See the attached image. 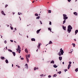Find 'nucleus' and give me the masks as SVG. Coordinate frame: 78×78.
Returning <instances> with one entry per match:
<instances>
[{
    "label": "nucleus",
    "instance_id": "4",
    "mask_svg": "<svg viewBox=\"0 0 78 78\" xmlns=\"http://www.w3.org/2000/svg\"><path fill=\"white\" fill-rule=\"evenodd\" d=\"M41 45H42V44H41V43H38V45L37 46V48H38V49H39V48H40V47Z\"/></svg>",
    "mask_w": 78,
    "mask_h": 78
},
{
    "label": "nucleus",
    "instance_id": "9",
    "mask_svg": "<svg viewBox=\"0 0 78 78\" xmlns=\"http://www.w3.org/2000/svg\"><path fill=\"white\" fill-rule=\"evenodd\" d=\"M1 13L2 14L4 15V16H6V14L5 13V12H4L3 11H1Z\"/></svg>",
    "mask_w": 78,
    "mask_h": 78
},
{
    "label": "nucleus",
    "instance_id": "7",
    "mask_svg": "<svg viewBox=\"0 0 78 78\" xmlns=\"http://www.w3.org/2000/svg\"><path fill=\"white\" fill-rule=\"evenodd\" d=\"M25 68L26 69H28V64H26V65H25Z\"/></svg>",
    "mask_w": 78,
    "mask_h": 78
},
{
    "label": "nucleus",
    "instance_id": "15",
    "mask_svg": "<svg viewBox=\"0 0 78 78\" xmlns=\"http://www.w3.org/2000/svg\"><path fill=\"white\" fill-rule=\"evenodd\" d=\"M25 51L26 53H28V51L27 48L25 49Z\"/></svg>",
    "mask_w": 78,
    "mask_h": 78
},
{
    "label": "nucleus",
    "instance_id": "12",
    "mask_svg": "<svg viewBox=\"0 0 78 78\" xmlns=\"http://www.w3.org/2000/svg\"><path fill=\"white\" fill-rule=\"evenodd\" d=\"M31 41H36V39L34 38H32L31 39Z\"/></svg>",
    "mask_w": 78,
    "mask_h": 78
},
{
    "label": "nucleus",
    "instance_id": "62",
    "mask_svg": "<svg viewBox=\"0 0 78 78\" xmlns=\"http://www.w3.org/2000/svg\"><path fill=\"white\" fill-rule=\"evenodd\" d=\"M2 37H3L1 35V38H2Z\"/></svg>",
    "mask_w": 78,
    "mask_h": 78
},
{
    "label": "nucleus",
    "instance_id": "48",
    "mask_svg": "<svg viewBox=\"0 0 78 78\" xmlns=\"http://www.w3.org/2000/svg\"><path fill=\"white\" fill-rule=\"evenodd\" d=\"M4 43L5 44H6V41L5 40V41H4Z\"/></svg>",
    "mask_w": 78,
    "mask_h": 78
},
{
    "label": "nucleus",
    "instance_id": "1",
    "mask_svg": "<svg viewBox=\"0 0 78 78\" xmlns=\"http://www.w3.org/2000/svg\"><path fill=\"white\" fill-rule=\"evenodd\" d=\"M63 17L64 20H66L68 19V17L67 16V15L66 14H63Z\"/></svg>",
    "mask_w": 78,
    "mask_h": 78
},
{
    "label": "nucleus",
    "instance_id": "31",
    "mask_svg": "<svg viewBox=\"0 0 78 78\" xmlns=\"http://www.w3.org/2000/svg\"><path fill=\"white\" fill-rule=\"evenodd\" d=\"M64 20L63 21V24H64V23H66V20Z\"/></svg>",
    "mask_w": 78,
    "mask_h": 78
},
{
    "label": "nucleus",
    "instance_id": "58",
    "mask_svg": "<svg viewBox=\"0 0 78 78\" xmlns=\"http://www.w3.org/2000/svg\"><path fill=\"white\" fill-rule=\"evenodd\" d=\"M6 50H7V46H6L5 47Z\"/></svg>",
    "mask_w": 78,
    "mask_h": 78
},
{
    "label": "nucleus",
    "instance_id": "63",
    "mask_svg": "<svg viewBox=\"0 0 78 78\" xmlns=\"http://www.w3.org/2000/svg\"><path fill=\"white\" fill-rule=\"evenodd\" d=\"M12 67H13V64H12Z\"/></svg>",
    "mask_w": 78,
    "mask_h": 78
},
{
    "label": "nucleus",
    "instance_id": "5",
    "mask_svg": "<svg viewBox=\"0 0 78 78\" xmlns=\"http://www.w3.org/2000/svg\"><path fill=\"white\" fill-rule=\"evenodd\" d=\"M26 58L27 61V62H29V59H28V56L27 55H26Z\"/></svg>",
    "mask_w": 78,
    "mask_h": 78
},
{
    "label": "nucleus",
    "instance_id": "6",
    "mask_svg": "<svg viewBox=\"0 0 78 78\" xmlns=\"http://www.w3.org/2000/svg\"><path fill=\"white\" fill-rule=\"evenodd\" d=\"M62 28L64 30H65V31H66V27L62 26Z\"/></svg>",
    "mask_w": 78,
    "mask_h": 78
},
{
    "label": "nucleus",
    "instance_id": "38",
    "mask_svg": "<svg viewBox=\"0 0 78 78\" xmlns=\"http://www.w3.org/2000/svg\"><path fill=\"white\" fill-rule=\"evenodd\" d=\"M37 70L36 67H35L34 68V70Z\"/></svg>",
    "mask_w": 78,
    "mask_h": 78
},
{
    "label": "nucleus",
    "instance_id": "19",
    "mask_svg": "<svg viewBox=\"0 0 78 78\" xmlns=\"http://www.w3.org/2000/svg\"><path fill=\"white\" fill-rule=\"evenodd\" d=\"M58 58L60 61H61L62 59V57H59Z\"/></svg>",
    "mask_w": 78,
    "mask_h": 78
},
{
    "label": "nucleus",
    "instance_id": "40",
    "mask_svg": "<svg viewBox=\"0 0 78 78\" xmlns=\"http://www.w3.org/2000/svg\"><path fill=\"white\" fill-rule=\"evenodd\" d=\"M27 55H28L27 57L28 56L29 58H30V54H29V55L28 54Z\"/></svg>",
    "mask_w": 78,
    "mask_h": 78
},
{
    "label": "nucleus",
    "instance_id": "42",
    "mask_svg": "<svg viewBox=\"0 0 78 78\" xmlns=\"http://www.w3.org/2000/svg\"><path fill=\"white\" fill-rule=\"evenodd\" d=\"M73 45L74 47H75V44H73Z\"/></svg>",
    "mask_w": 78,
    "mask_h": 78
},
{
    "label": "nucleus",
    "instance_id": "26",
    "mask_svg": "<svg viewBox=\"0 0 78 78\" xmlns=\"http://www.w3.org/2000/svg\"><path fill=\"white\" fill-rule=\"evenodd\" d=\"M48 11L49 13H51V10H48Z\"/></svg>",
    "mask_w": 78,
    "mask_h": 78
},
{
    "label": "nucleus",
    "instance_id": "11",
    "mask_svg": "<svg viewBox=\"0 0 78 78\" xmlns=\"http://www.w3.org/2000/svg\"><path fill=\"white\" fill-rule=\"evenodd\" d=\"M73 14H74L75 16H78V13L76 12H73Z\"/></svg>",
    "mask_w": 78,
    "mask_h": 78
},
{
    "label": "nucleus",
    "instance_id": "32",
    "mask_svg": "<svg viewBox=\"0 0 78 78\" xmlns=\"http://www.w3.org/2000/svg\"><path fill=\"white\" fill-rule=\"evenodd\" d=\"M18 50V52L19 53H20V52H21V50L20 49Z\"/></svg>",
    "mask_w": 78,
    "mask_h": 78
},
{
    "label": "nucleus",
    "instance_id": "55",
    "mask_svg": "<svg viewBox=\"0 0 78 78\" xmlns=\"http://www.w3.org/2000/svg\"><path fill=\"white\" fill-rule=\"evenodd\" d=\"M12 14H13V15H14L15 14V12H13Z\"/></svg>",
    "mask_w": 78,
    "mask_h": 78
},
{
    "label": "nucleus",
    "instance_id": "64",
    "mask_svg": "<svg viewBox=\"0 0 78 78\" xmlns=\"http://www.w3.org/2000/svg\"><path fill=\"white\" fill-rule=\"evenodd\" d=\"M74 40L75 41H76V39H74Z\"/></svg>",
    "mask_w": 78,
    "mask_h": 78
},
{
    "label": "nucleus",
    "instance_id": "25",
    "mask_svg": "<svg viewBox=\"0 0 78 78\" xmlns=\"http://www.w3.org/2000/svg\"><path fill=\"white\" fill-rule=\"evenodd\" d=\"M56 76H57V74H54L53 75V77L54 78V77H56Z\"/></svg>",
    "mask_w": 78,
    "mask_h": 78
},
{
    "label": "nucleus",
    "instance_id": "50",
    "mask_svg": "<svg viewBox=\"0 0 78 78\" xmlns=\"http://www.w3.org/2000/svg\"><path fill=\"white\" fill-rule=\"evenodd\" d=\"M21 13H20V12H19L18 13V15H20V14H21Z\"/></svg>",
    "mask_w": 78,
    "mask_h": 78
},
{
    "label": "nucleus",
    "instance_id": "43",
    "mask_svg": "<svg viewBox=\"0 0 78 78\" xmlns=\"http://www.w3.org/2000/svg\"><path fill=\"white\" fill-rule=\"evenodd\" d=\"M49 25H51V21H49Z\"/></svg>",
    "mask_w": 78,
    "mask_h": 78
},
{
    "label": "nucleus",
    "instance_id": "34",
    "mask_svg": "<svg viewBox=\"0 0 78 78\" xmlns=\"http://www.w3.org/2000/svg\"><path fill=\"white\" fill-rule=\"evenodd\" d=\"M44 74H42L40 75V76H41V78H42V77L43 76Z\"/></svg>",
    "mask_w": 78,
    "mask_h": 78
},
{
    "label": "nucleus",
    "instance_id": "10",
    "mask_svg": "<svg viewBox=\"0 0 78 78\" xmlns=\"http://www.w3.org/2000/svg\"><path fill=\"white\" fill-rule=\"evenodd\" d=\"M41 29H40L39 30H37V34H39V32H40V31H41Z\"/></svg>",
    "mask_w": 78,
    "mask_h": 78
},
{
    "label": "nucleus",
    "instance_id": "28",
    "mask_svg": "<svg viewBox=\"0 0 78 78\" xmlns=\"http://www.w3.org/2000/svg\"><path fill=\"white\" fill-rule=\"evenodd\" d=\"M48 30L49 31H51V28H50V27H49L48 28Z\"/></svg>",
    "mask_w": 78,
    "mask_h": 78
},
{
    "label": "nucleus",
    "instance_id": "45",
    "mask_svg": "<svg viewBox=\"0 0 78 78\" xmlns=\"http://www.w3.org/2000/svg\"><path fill=\"white\" fill-rule=\"evenodd\" d=\"M20 59L21 60H23V59H24V58H21Z\"/></svg>",
    "mask_w": 78,
    "mask_h": 78
},
{
    "label": "nucleus",
    "instance_id": "57",
    "mask_svg": "<svg viewBox=\"0 0 78 78\" xmlns=\"http://www.w3.org/2000/svg\"><path fill=\"white\" fill-rule=\"evenodd\" d=\"M62 64H64V62H62Z\"/></svg>",
    "mask_w": 78,
    "mask_h": 78
},
{
    "label": "nucleus",
    "instance_id": "36",
    "mask_svg": "<svg viewBox=\"0 0 78 78\" xmlns=\"http://www.w3.org/2000/svg\"><path fill=\"white\" fill-rule=\"evenodd\" d=\"M69 65H71V64H72V62H69Z\"/></svg>",
    "mask_w": 78,
    "mask_h": 78
},
{
    "label": "nucleus",
    "instance_id": "49",
    "mask_svg": "<svg viewBox=\"0 0 78 78\" xmlns=\"http://www.w3.org/2000/svg\"><path fill=\"white\" fill-rule=\"evenodd\" d=\"M40 22L41 24L42 25V21H40Z\"/></svg>",
    "mask_w": 78,
    "mask_h": 78
},
{
    "label": "nucleus",
    "instance_id": "29",
    "mask_svg": "<svg viewBox=\"0 0 78 78\" xmlns=\"http://www.w3.org/2000/svg\"><path fill=\"white\" fill-rule=\"evenodd\" d=\"M7 50H8V51H10V52H12V51L11 49H7Z\"/></svg>",
    "mask_w": 78,
    "mask_h": 78
},
{
    "label": "nucleus",
    "instance_id": "61",
    "mask_svg": "<svg viewBox=\"0 0 78 78\" xmlns=\"http://www.w3.org/2000/svg\"><path fill=\"white\" fill-rule=\"evenodd\" d=\"M46 76L45 75H43V76Z\"/></svg>",
    "mask_w": 78,
    "mask_h": 78
},
{
    "label": "nucleus",
    "instance_id": "13",
    "mask_svg": "<svg viewBox=\"0 0 78 78\" xmlns=\"http://www.w3.org/2000/svg\"><path fill=\"white\" fill-rule=\"evenodd\" d=\"M71 67V65H69L68 66V69H69Z\"/></svg>",
    "mask_w": 78,
    "mask_h": 78
},
{
    "label": "nucleus",
    "instance_id": "52",
    "mask_svg": "<svg viewBox=\"0 0 78 78\" xmlns=\"http://www.w3.org/2000/svg\"><path fill=\"white\" fill-rule=\"evenodd\" d=\"M15 31H16L17 29H16V28H15Z\"/></svg>",
    "mask_w": 78,
    "mask_h": 78
},
{
    "label": "nucleus",
    "instance_id": "59",
    "mask_svg": "<svg viewBox=\"0 0 78 78\" xmlns=\"http://www.w3.org/2000/svg\"><path fill=\"white\" fill-rule=\"evenodd\" d=\"M37 70H38V69H39V68H38V67H37Z\"/></svg>",
    "mask_w": 78,
    "mask_h": 78
},
{
    "label": "nucleus",
    "instance_id": "16",
    "mask_svg": "<svg viewBox=\"0 0 78 78\" xmlns=\"http://www.w3.org/2000/svg\"><path fill=\"white\" fill-rule=\"evenodd\" d=\"M54 63H55V61H54V60H52L50 62L51 64H54Z\"/></svg>",
    "mask_w": 78,
    "mask_h": 78
},
{
    "label": "nucleus",
    "instance_id": "30",
    "mask_svg": "<svg viewBox=\"0 0 78 78\" xmlns=\"http://www.w3.org/2000/svg\"><path fill=\"white\" fill-rule=\"evenodd\" d=\"M40 19V16H39L36 17V19Z\"/></svg>",
    "mask_w": 78,
    "mask_h": 78
},
{
    "label": "nucleus",
    "instance_id": "51",
    "mask_svg": "<svg viewBox=\"0 0 78 78\" xmlns=\"http://www.w3.org/2000/svg\"><path fill=\"white\" fill-rule=\"evenodd\" d=\"M70 1H71V0H68V2H70Z\"/></svg>",
    "mask_w": 78,
    "mask_h": 78
},
{
    "label": "nucleus",
    "instance_id": "27",
    "mask_svg": "<svg viewBox=\"0 0 78 78\" xmlns=\"http://www.w3.org/2000/svg\"><path fill=\"white\" fill-rule=\"evenodd\" d=\"M75 71L76 72H77L78 71V68H77L76 69H75Z\"/></svg>",
    "mask_w": 78,
    "mask_h": 78
},
{
    "label": "nucleus",
    "instance_id": "35",
    "mask_svg": "<svg viewBox=\"0 0 78 78\" xmlns=\"http://www.w3.org/2000/svg\"><path fill=\"white\" fill-rule=\"evenodd\" d=\"M35 16H39V15L37 13H35Z\"/></svg>",
    "mask_w": 78,
    "mask_h": 78
},
{
    "label": "nucleus",
    "instance_id": "22",
    "mask_svg": "<svg viewBox=\"0 0 78 78\" xmlns=\"http://www.w3.org/2000/svg\"><path fill=\"white\" fill-rule=\"evenodd\" d=\"M21 48H20V45H18V50H20Z\"/></svg>",
    "mask_w": 78,
    "mask_h": 78
},
{
    "label": "nucleus",
    "instance_id": "44",
    "mask_svg": "<svg viewBox=\"0 0 78 78\" xmlns=\"http://www.w3.org/2000/svg\"><path fill=\"white\" fill-rule=\"evenodd\" d=\"M8 6V5L6 4V5H5V7L6 8L7 7V6Z\"/></svg>",
    "mask_w": 78,
    "mask_h": 78
},
{
    "label": "nucleus",
    "instance_id": "39",
    "mask_svg": "<svg viewBox=\"0 0 78 78\" xmlns=\"http://www.w3.org/2000/svg\"><path fill=\"white\" fill-rule=\"evenodd\" d=\"M16 66L18 68H20V67L19 66H18L17 65H16Z\"/></svg>",
    "mask_w": 78,
    "mask_h": 78
},
{
    "label": "nucleus",
    "instance_id": "21",
    "mask_svg": "<svg viewBox=\"0 0 78 78\" xmlns=\"http://www.w3.org/2000/svg\"><path fill=\"white\" fill-rule=\"evenodd\" d=\"M53 44V43L52 42V41H50L48 43V44Z\"/></svg>",
    "mask_w": 78,
    "mask_h": 78
},
{
    "label": "nucleus",
    "instance_id": "3",
    "mask_svg": "<svg viewBox=\"0 0 78 78\" xmlns=\"http://www.w3.org/2000/svg\"><path fill=\"white\" fill-rule=\"evenodd\" d=\"M68 29H69L70 30H72L73 28L70 25H69L68 26Z\"/></svg>",
    "mask_w": 78,
    "mask_h": 78
},
{
    "label": "nucleus",
    "instance_id": "17",
    "mask_svg": "<svg viewBox=\"0 0 78 78\" xmlns=\"http://www.w3.org/2000/svg\"><path fill=\"white\" fill-rule=\"evenodd\" d=\"M53 67H54V68H57V67H58V66L56 65H54L53 66Z\"/></svg>",
    "mask_w": 78,
    "mask_h": 78
},
{
    "label": "nucleus",
    "instance_id": "46",
    "mask_svg": "<svg viewBox=\"0 0 78 78\" xmlns=\"http://www.w3.org/2000/svg\"><path fill=\"white\" fill-rule=\"evenodd\" d=\"M10 42H13L14 41H13V40H10Z\"/></svg>",
    "mask_w": 78,
    "mask_h": 78
},
{
    "label": "nucleus",
    "instance_id": "41",
    "mask_svg": "<svg viewBox=\"0 0 78 78\" xmlns=\"http://www.w3.org/2000/svg\"><path fill=\"white\" fill-rule=\"evenodd\" d=\"M51 75L48 76V78H51Z\"/></svg>",
    "mask_w": 78,
    "mask_h": 78
},
{
    "label": "nucleus",
    "instance_id": "14",
    "mask_svg": "<svg viewBox=\"0 0 78 78\" xmlns=\"http://www.w3.org/2000/svg\"><path fill=\"white\" fill-rule=\"evenodd\" d=\"M5 62L6 64H8V63H9V62H8V59H7L5 60Z\"/></svg>",
    "mask_w": 78,
    "mask_h": 78
},
{
    "label": "nucleus",
    "instance_id": "33",
    "mask_svg": "<svg viewBox=\"0 0 78 78\" xmlns=\"http://www.w3.org/2000/svg\"><path fill=\"white\" fill-rule=\"evenodd\" d=\"M61 73H62L61 71H60L58 72L57 73H59V74H61Z\"/></svg>",
    "mask_w": 78,
    "mask_h": 78
},
{
    "label": "nucleus",
    "instance_id": "53",
    "mask_svg": "<svg viewBox=\"0 0 78 78\" xmlns=\"http://www.w3.org/2000/svg\"><path fill=\"white\" fill-rule=\"evenodd\" d=\"M16 50H17L16 52H18V49L17 48Z\"/></svg>",
    "mask_w": 78,
    "mask_h": 78
},
{
    "label": "nucleus",
    "instance_id": "24",
    "mask_svg": "<svg viewBox=\"0 0 78 78\" xmlns=\"http://www.w3.org/2000/svg\"><path fill=\"white\" fill-rule=\"evenodd\" d=\"M1 59H2V60H4V59H5V57H1Z\"/></svg>",
    "mask_w": 78,
    "mask_h": 78
},
{
    "label": "nucleus",
    "instance_id": "8",
    "mask_svg": "<svg viewBox=\"0 0 78 78\" xmlns=\"http://www.w3.org/2000/svg\"><path fill=\"white\" fill-rule=\"evenodd\" d=\"M71 31H72V30H71V29H68V28L67 31L69 33H70V32H71Z\"/></svg>",
    "mask_w": 78,
    "mask_h": 78
},
{
    "label": "nucleus",
    "instance_id": "20",
    "mask_svg": "<svg viewBox=\"0 0 78 78\" xmlns=\"http://www.w3.org/2000/svg\"><path fill=\"white\" fill-rule=\"evenodd\" d=\"M78 32V30H76L75 31V34H76Z\"/></svg>",
    "mask_w": 78,
    "mask_h": 78
},
{
    "label": "nucleus",
    "instance_id": "2",
    "mask_svg": "<svg viewBox=\"0 0 78 78\" xmlns=\"http://www.w3.org/2000/svg\"><path fill=\"white\" fill-rule=\"evenodd\" d=\"M60 51L59 52L61 53V55H63V53H64V51L62 50V48H60Z\"/></svg>",
    "mask_w": 78,
    "mask_h": 78
},
{
    "label": "nucleus",
    "instance_id": "60",
    "mask_svg": "<svg viewBox=\"0 0 78 78\" xmlns=\"http://www.w3.org/2000/svg\"><path fill=\"white\" fill-rule=\"evenodd\" d=\"M72 51H71V52H69V53H72Z\"/></svg>",
    "mask_w": 78,
    "mask_h": 78
},
{
    "label": "nucleus",
    "instance_id": "47",
    "mask_svg": "<svg viewBox=\"0 0 78 78\" xmlns=\"http://www.w3.org/2000/svg\"><path fill=\"white\" fill-rule=\"evenodd\" d=\"M64 71H65V72H66V71H67V69H65L64 70Z\"/></svg>",
    "mask_w": 78,
    "mask_h": 78
},
{
    "label": "nucleus",
    "instance_id": "56",
    "mask_svg": "<svg viewBox=\"0 0 78 78\" xmlns=\"http://www.w3.org/2000/svg\"><path fill=\"white\" fill-rule=\"evenodd\" d=\"M36 51L37 52L38 51V49H37V50H36Z\"/></svg>",
    "mask_w": 78,
    "mask_h": 78
},
{
    "label": "nucleus",
    "instance_id": "18",
    "mask_svg": "<svg viewBox=\"0 0 78 78\" xmlns=\"http://www.w3.org/2000/svg\"><path fill=\"white\" fill-rule=\"evenodd\" d=\"M12 53L14 56H16V52H12Z\"/></svg>",
    "mask_w": 78,
    "mask_h": 78
},
{
    "label": "nucleus",
    "instance_id": "37",
    "mask_svg": "<svg viewBox=\"0 0 78 78\" xmlns=\"http://www.w3.org/2000/svg\"><path fill=\"white\" fill-rule=\"evenodd\" d=\"M10 28L12 30H13V27H12L11 26H10Z\"/></svg>",
    "mask_w": 78,
    "mask_h": 78
},
{
    "label": "nucleus",
    "instance_id": "23",
    "mask_svg": "<svg viewBox=\"0 0 78 78\" xmlns=\"http://www.w3.org/2000/svg\"><path fill=\"white\" fill-rule=\"evenodd\" d=\"M58 55L60 56H61V54L60 53V52L58 53Z\"/></svg>",
    "mask_w": 78,
    "mask_h": 78
},
{
    "label": "nucleus",
    "instance_id": "54",
    "mask_svg": "<svg viewBox=\"0 0 78 78\" xmlns=\"http://www.w3.org/2000/svg\"><path fill=\"white\" fill-rule=\"evenodd\" d=\"M19 18L20 19V20H21V18L20 17V16L19 17Z\"/></svg>",
    "mask_w": 78,
    "mask_h": 78
}]
</instances>
